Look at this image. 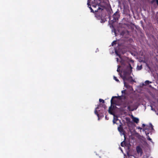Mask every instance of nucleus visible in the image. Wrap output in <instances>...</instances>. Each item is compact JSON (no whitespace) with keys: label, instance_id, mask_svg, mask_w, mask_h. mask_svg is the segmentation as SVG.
<instances>
[{"label":"nucleus","instance_id":"23","mask_svg":"<svg viewBox=\"0 0 158 158\" xmlns=\"http://www.w3.org/2000/svg\"><path fill=\"white\" fill-rule=\"evenodd\" d=\"M116 60L117 62L118 61V58H116Z\"/></svg>","mask_w":158,"mask_h":158},{"label":"nucleus","instance_id":"28","mask_svg":"<svg viewBox=\"0 0 158 158\" xmlns=\"http://www.w3.org/2000/svg\"><path fill=\"white\" fill-rule=\"evenodd\" d=\"M97 6L96 5L95 6H93L94 7H96Z\"/></svg>","mask_w":158,"mask_h":158},{"label":"nucleus","instance_id":"17","mask_svg":"<svg viewBox=\"0 0 158 158\" xmlns=\"http://www.w3.org/2000/svg\"><path fill=\"white\" fill-rule=\"evenodd\" d=\"M119 67H120V66H118V68L117 69V71L118 72H119L120 71V69H119Z\"/></svg>","mask_w":158,"mask_h":158},{"label":"nucleus","instance_id":"21","mask_svg":"<svg viewBox=\"0 0 158 158\" xmlns=\"http://www.w3.org/2000/svg\"><path fill=\"white\" fill-rule=\"evenodd\" d=\"M125 90H123L122 91V94L125 93Z\"/></svg>","mask_w":158,"mask_h":158},{"label":"nucleus","instance_id":"26","mask_svg":"<svg viewBox=\"0 0 158 158\" xmlns=\"http://www.w3.org/2000/svg\"><path fill=\"white\" fill-rule=\"evenodd\" d=\"M156 114L158 115V112H157L156 113Z\"/></svg>","mask_w":158,"mask_h":158},{"label":"nucleus","instance_id":"9","mask_svg":"<svg viewBox=\"0 0 158 158\" xmlns=\"http://www.w3.org/2000/svg\"><path fill=\"white\" fill-rule=\"evenodd\" d=\"M98 108H99V107H98V106L97 108H96V109L94 111V113H95V114H96L98 117H99V114L98 113L96 109H98Z\"/></svg>","mask_w":158,"mask_h":158},{"label":"nucleus","instance_id":"1","mask_svg":"<svg viewBox=\"0 0 158 158\" xmlns=\"http://www.w3.org/2000/svg\"><path fill=\"white\" fill-rule=\"evenodd\" d=\"M132 67L130 64H129L126 69L123 72V75L122 77L124 81V85L127 88H128L129 85L125 82V81H133L132 77L130 76L132 72Z\"/></svg>","mask_w":158,"mask_h":158},{"label":"nucleus","instance_id":"29","mask_svg":"<svg viewBox=\"0 0 158 158\" xmlns=\"http://www.w3.org/2000/svg\"><path fill=\"white\" fill-rule=\"evenodd\" d=\"M138 129H141V128L140 127H139L138 128Z\"/></svg>","mask_w":158,"mask_h":158},{"label":"nucleus","instance_id":"12","mask_svg":"<svg viewBox=\"0 0 158 158\" xmlns=\"http://www.w3.org/2000/svg\"><path fill=\"white\" fill-rule=\"evenodd\" d=\"M114 79L116 81L118 82H119V80L117 78V77H115L114 76Z\"/></svg>","mask_w":158,"mask_h":158},{"label":"nucleus","instance_id":"11","mask_svg":"<svg viewBox=\"0 0 158 158\" xmlns=\"http://www.w3.org/2000/svg\"><path fill=\"white\" fill-rule=\"evenodd\" d=\"M114 98H117V97H116V96H113L112 97V98L111 99V101H110L111 103V104L113 103V99Z\"/></svg>","mask_w":158,"mask_h":158},{"label":"nucleus","instance_id":"24","mask_svg":"<svg viewBox=\"0 0 158 158\" xmlns=\"http://www.w3.org/2000/svg\"><path fill=\"white\" fill-rule=\"evenodd\" d=\"M151 110H152L155 111V110H154V109H153L152 108H152H151Z\"/></svg>","mask_w":158,"mask_h":158},{"label":"nucleus","instance_id":"13","mask_svg":"<svg viewBox=\"0 0 158 158\" xmlns=\"http://www.w3.org/2000/svg\"><path fill=\"white\" fill-rule=\"evenodd\" d=\"M142 66H137V69L138 70H140L142 69Z\"/></svg>","mask_w":158,"mask_h":158},{"label":"nucleus","instance_id":"4","mask_svg":"<svg viewBox=\"0 0 158 158\" xmlns=\"http://www.w3.org/2000/svg\"><path fill=\"white\" fill-rule=\"evenodd\" d=\"M136 150L137 153L139 154L140 155H142L143 153V151L141 148L139 146H137L136 147Z\"/></svg>","mask_w":158,"mask_h":158},{"label":"nucleus","instance_id":"2","mask_svg":"<svg viewBox=\"0 0 158 158\" xmlns=\"http://www.w3.org/2000/svg\"><path fill=\"white\" fill-rule=\"evenodd\" d=\"M119 17V15L118 12L116 11L113 15L112 16L110 17L109 19L110 22H111L112 23H113L118 20Z\"/></svg>","mask_w":158,"mask_h":158},{"label":"nucleus","instance_id":"18","mask_svg":"<svg viewBox=\"0 0 158 158\" xmlns=\"http://www.w3.org/2000/svg\"><path fill=\"white\" fill-rule=\"evenodd\" d=\"M115 53L117 54V55L119 57H120V55L118 54L117 52L115 51Z\"/></svg>","mask_w":158,"mask_h":158},{"label":"nucleus","instance_id":"25","mask_svg":"<svg viewBox=\"0 0 158 158\" xmlns=\"http://www.w3.org/2000/svg\"><path fill=\"white\" fill-rule=\"evenodd\" d=\"M142 126L143 127H144L145 126V125L144 124H143Z\"/></svg>","mask_w":158,"mask_h":158},{"label":"nucleus","instance_id":"5","mask_svg":"<svg viewBox=\"0 0 158 158\" xmlns=\"http://www.w3.org/2000/svg\"><path fill=\"white\" fill-rule=\"evenodd\" d=\"M131 118L132 119L133 121L134 122H135L136 123H139V119L138 118L134 117L132 115H131Z\"/></svg>","mask_w":158,"mask_h":158},{"label":"nucleus","instance_id":"3","mask_svg":"<svg viewBox=\"0 0 158 158\" xmlns=\"http://www.w3.org/2000/svg\"><path fill=\"white\" fill-rule=\"evenodd\" d=\"M127 109L130 111H133L134 110L137 109V107H135V105L134 104H132V101H129L127 102Z\"/></svg>","mask_w":158,"mask_h":158},{"label":"nucleus","instance_id":"20","mask_svg":"<svg viewBox=\"0 0 158 158\" xmlns=\"http://www.w3.org/2000/svg\"><path fill=\"white\" fill-rule=\"evenodd\" d=\"M114 119H115V118H114V119H113V123L114 124H115V123H116L114 121Z\"/></svg>","mask_w":158,"mask_h":158},{"label":"nucleus","instance_id":"19","mask_svg":"<svg viewBox=\"0 0 158 158\" xmlns=\"http://www.w3.org/2000/svg\"><path fill=\"white\" fill-rule=\"evenodd\" d=\"M105 22V21H104V20H102V19H101V22L102 23H104Z\"/></svg>","mask_w":158,"mask_h":158},{"label":"nucleus","instance_id":"6","mask_svg":"<svg viewBox=\"0 0 158 158\" xmlns=\"http://www.w3.org/2000/svg\"><path fill=\"white\" fill-rule=\"evenodd\" d=\"M118 129L119 131L121 134H122L123 135H124V130L123 128L122 127H121L120 125L119 127H118Z\"/></svg>","mask_w":158,"mask_h":158},{"label":"nucleus","instance_id":"10","mask_svg":"<svg viewBox=\"0 0 158 158\" xmlns=\"http://www.w3.org/2000/svg\"><path fill=\"white\" fill-rule=\"evenodd\" d=\"M145 83L146 84H148L149 83H151L152 82L149 81L147 80L145 81Z\"/></svg>","mask_w":158,"mask_h":158},{"label":"nucleus","instance_id":"16","mask_svg":"<svg viewBox=\"0 0 158 158\" xmlns=\"http://www.w3.org/2000/svg\"><path fill=\"white\" fill-rule=\"evenodd\" d=\"M115 42H116V41H113L112 43V46H113L114 44H115Z\"/></svg>","mask_w":158,"mask_h":158},{"label":"nucleus","instance_id":"15","mask_svg":"<svg viewBox=\"0 0 158 158\" xmlns=\"http://www.w3.org/2000/svg\"><path fill=\"white\" fill-rule=\"evenodd\" d=\"M101 9V8H100L99 7H98V9H97V10H95V12H97V11H98V10H100V9ZM102 10H103V9H102Z\"/></svg>","mask_w":158,"mask_h":158},{"label":"nucleus","instance_id":"22","mask_svg":"<svg viewBox=\"0 0 158 158\" xmlns=\"http://www.w3.org/2000/svg\"><path fill=\"white\" fill-rule=\"evenodd\" d=\"M148 139L149 140H150V141L152 140V139H151L150 138H149V136H148Z\"/></svg>","mask_w":158,"mask_h":158},{"label":"nucleus","instance_id":"8","mask_svg":"<svg viewBox=\"0 0 158 158\" xmlns=\"http://www.w3.org/2000/svg\"><path fill=\"white\" fill-rule=\"evenodd\" d=\"M152 3H156L158 5V0H153L152 1Z\"/></svg>","mask_w":158,"mask_h":158},{"label":"nucleus","instance_id":"14","mask_svg":"<svg viewBox=\"0 0 158 158\" xmlns=\"http://www.w3.org/2000/svg\"><path fill=\"white\" fill-rule=\"evenodd\" d=\"M99 101L100 102H102V103H104V101L102 99H100L99 100Z\"/></svg>","mask_w":158,"mask_h":158},{"label":"nucleus","instance_id":"30","mask_svg":"<svg viewBox=\"0 0 158 158\" xmlns=\"http://www.w3.org/2000/svg\"><path fill=\"white\" fill-rule=\"evenodd\" d=\"M105 118H106V119H107V118H107V117H106H106H105Z\"/></svg>","mask_w":158,"mask_h":158},{"label":"nucleus","instance_id":"7","mask_svg":"<svg viewBox=\"0 0 158 158\" xmlns=\"http://www.w3.org/2000/svg\"><path fill=\"white\" fill-rule=\"evenodd\" d=\"M89 3V0H88V2H87V5L88 6V7L90 8L91 12H94V11L93 10V9L91 7Z\"/></svg>","mask_w":158,"mask_h":158},{"label":"nucleus","instance_id":"27","mask_svg":"<svg viewBox=\"0 0 158 158\" xmlns=\"http://www.w3.org/2000/svg\"><path fill=\"white\" fill-rule=\"evenodd\" d=\"M122 145H123L122 143H121V146H123Z\"/></svg>","mask_w":158,"mask_h":158}]
</instances>
